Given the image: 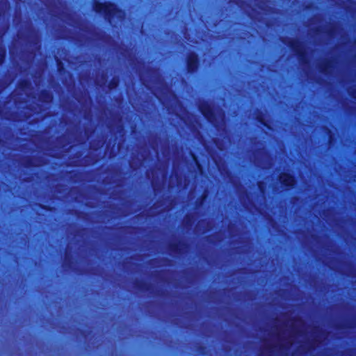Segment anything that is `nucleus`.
<instances>
[{
  "mask_svg": "<svg viewBox=\"0 0 356 356\" xmlns=\"http://www.w3.org/2000/svg\"><path fill=\"white\" fill-rule=\"evenodd\" d=\"M292 42H291V44H290V47H291V49H292Z\"/></svg>",
  "mask_w": 356,
  "mask_h": 356,
  "instance_id": "obj_1",
  "label": "nucleus"
},
{
  "mask_svg": "<svg viewBox=\"0 0 356 356\" xmlns=\"http://www.w3.org/2000/svg\"><path fill=\"white\" fill-rule=\"evenodd\" d=\"M290 184H291V186L292 185V179H291Z\"/></svg>",
  "mask_w": 356,
  "mask_h": 356,
  "instance_id": "obj_2",
  "label": "nucleus"
},
{
  "mask_svg": "<svg viewBox=\"0 0 356 356\" xmlns=\"http://www.w3.org/2000/svg\"><path fill=\"white\" fill-rule=\"evenodd\" d=\"M290 333H291V334L292 333V331H291V330L290 331Z\"/></svg>",
  "mask_w": 356,
  "mask_h": 356,
  "instance_id": "obj_3",
  "label": "nucleus"
}]
</instances>
